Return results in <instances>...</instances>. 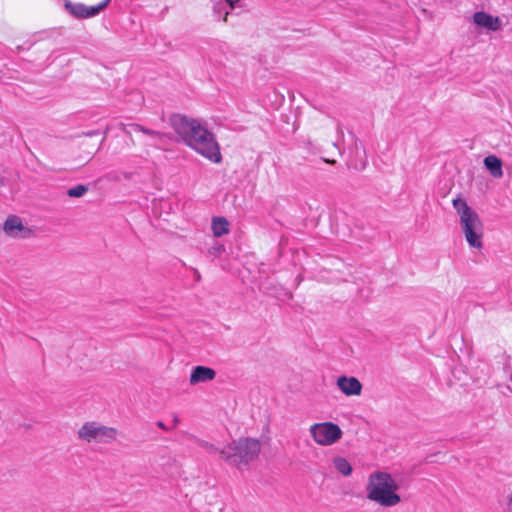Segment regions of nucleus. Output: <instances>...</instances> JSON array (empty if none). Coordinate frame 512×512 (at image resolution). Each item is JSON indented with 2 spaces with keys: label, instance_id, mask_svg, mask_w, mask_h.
Segmentation results:
<instances>
[{
  "label": "nucleus",
  "instance_id": "f257e3e1",
  "mask_svg": "<svg viewBox=\"0 0 512 512\" xmlns=\"http://www.w3.org/2000/svg\"><path fill=\"white\" fill-rule=\"evenodd\" d=\"M171 125L176 134L199 154L215 163L221 161L220 149L213 134L197 120L173 115Z\"/></svg>",
  "mask_w": 512,
  "mask_h": 512
},
{
  "label": "nucleus",
  "instance_id": "f03ea898",
  "mask_svg": "<svg viewBox=\"0 0 512 512\" xmlns=\"http://www.w3.org/2000/svg\"><path fill=\"white\" fill-rule=\"evenodd\" d=\"M398 488L391 474L375 471L368 477L366 497L382 507H394L401 502V497L397 493Z\"/></svg>",
  "mask_w": 512,
  "mask_h": 512
},
{
  "label": "nucleus",
  "instance_id": "7ed1b4c3",
  "mask_svg": "<svg viewBox=\"0 0 512 512\" xmlns=\"http://www.w3.org/2000/svg\"><path fill=\"white\" fill-rule=\"evenodd\" d=\"M260 450L261 445L257 439L240 438L239 440L228 443L220 449L211 446L209 452L219 453L224 461L241 469L256 459Z\"/></svg>",
  "mask_w": 512,
  "mask_h": 512
},
{
  "label": "nucleus",
  "instance_id": "20e7f679",
  "mask_svg": "<svg viewBox=\"0 0 512 512\" xmlns=\"http://www.w3.org/2000/svg\"><path fill=\"white\" fill-rule=\"evenodd\" d=\"M453 207L460 216L461 228L468 244L473 248H482L483 225L478 214L461 198L453 200Z\"/></svg>",
  "mask_w": 512,
  "mask_h": 512
},
{
  "label": "nucleus",
  "instance_id": "39448f33",
  "mask_svg": "<svg viewBox=\"0 0 512 512\" xmlns=\"http://www.w3.org/2000/svg\"><path fill=\"white\" fill-rule=\"evenodd\" d=\"M117 435L116 428L102 425L96 421L84 423L77 431L79 439L95 444H110L116 440Z\"/></svg>",
  "mask_w": 512,
  "mask_h": 512
},
{
  "label": "nucleus",
  "instance_id": "423d86ee",
  "mask_svg": "<svg viewBox=\"0 0 512 512\" xmlns=\"http://www.w3.org/2000/svg\"><path fill=\"white\" fill-rule=\"evenodd\" d=\"M309 434L316 444L332 446L342 438L343 431L338 424L326 421L312 424Z\"/></svg>",
  "mask_w": 512,
  "mask_h": 512
},
{
  "label": "nucleus",
  "instance_id": "0eeeda50",
  "mask_svg": "<svg viewBox=\"0 0 512 512\" xmlns=\"http://www.w3.org/2000/svg\"><path fill=\"white\" fill-rule=\"evenodd\" d=\"M337 387L346 396H357L362 391V384L355 377L340 376L337 379Z\"/></svg>",
  "mask_w": 512,
  "mask_h": 512
},
{
  "label": "nucleus",
  "instance_id": "6e6552de",
  "mask_svg": "<svg viewBox=\"0 0 512 512\" xmlns=\"http://www.w3.org/2000/svg\"><path fill=\"white\" fill-rule=\"evenodd\" d=\"M216 377V371L207 366H195L190 374L189 383L190 385H197L200 383H206L214 380Z\"/></svg>",
  "mask_w": 512,
  "mask_h": 512
},
{
  "label": "nucleus",
  "instance_id": "1a4fd4ad",
  "mask_svg": "<svg viewBox=\"0 0 512 512\" xmlns=\"http://www.w3.org/2000/svg\"><path fill=\"white\" fill-rule=\"evenodd\" d=\"M473 21L477 26L487 28L491 31H498L502 27V22L499 17H494L483 11L474 13Z\"/></svg>",
  "mask_w": 512,
  "mask_h": 512
},
{
  "label": "nucleus",
  "instance_id": "9d476101",
  "mask_svg": "<svg viewBox=\"0 0 512 512\" xmlns=\"http://www.w3.org/2000/svg\"><path fill=\"white\" fill-rule=\"evenodd\" d=\"M3 229L7 235L12 237H20L25 231L21 219L17 216H9L4 223Z\"/></svg>",
  "mask_w": 512,
  "mask_h": 512
},
{
  "label": "nucleus",
  "instance_id": "9b49d317",
  "mask_svg": "<svg viewBox=\"0 0 512 512\" xmlns=\"http://www.w3.org/2000/svg\"><path fill=\"white\" fill-rule=\"evenodd\" d=\"M484 165L493 177H495V178L502 177V175H503L502 162L498 157H496L494 155H489V156L485 157Z\"/></svg>",
  "mask_w": 512,
  "mask_h": 512
},
{
  "label": "nucleus",
  "instance_id": "f8f14e48",
  "mask_svg": "<svg viewBox=\"0 0 512 512\" xmlns=\"http://www.w3.org/2000/svg\"><path fill=\"white\" fill-rule=\"evenodd\" d=\"M211 228L215 237H221L229 232V223L224 217H214Z\"/></svg>",
  "mask_w": 512,
  "mask_h": 512
},
{
  "label": "nucleus",
  "instance_id": "ddd939ff",
  "mask_svg": "<svg viewBox=\"0 0 512 512\" xmlns=\"http://www.w3.org/2000/svg\"><path fill=\"white\" fill-rule=\"evenodd\" d=\"M335 469L343 476H349L352 473V466L349 461L344 457H335L333 459Z\"/></svg>",
  "mask_w": 512,
  "mask_h": 512
},
{
  "label": "nucleus",
  "instance_id": "4468645a",
  "mask_svg": "<svg viewBox=\"0 0 512 512\" xmlns=\"http://www.w3.org/2000/svg\"><path fill=\"white\" fill-rule=\"evenodd\" d=\"M66 8L76 18H86L87 6L81 3H66Z\"/></svg>",
  "mask_w": 512,
  "mask_h": 512
},
{
  "label": "nucleus",
  "instance_id": "2eb2a0df",
  "mask_svg": "<svg viewBox=\"0 0 512 512\" xmlns=\"http://www.w3.org/2000/svg\"><path fill=\"white\" fill-rule=\"evenodd\" d=\"M110 0H103L98 5L87 6L86 18L94 17L98 15L104 8L107 7Z\"/></svg>",
  "mask_w": 512,
  "mask_h": 512
},
{
  "label": "nucleus",
  "instance_id": "dca6fc26",
  "mask_svg": "<svg viewBox=\"0 0 512 512\" xmlns=\"http://www.w3.org/2000/svg\"><path fill=\"white\" fill-rule=\"evenodd\" d=\"M139 129L143 133H145L147 135H150L152 138H155L156 139L155 145L157 147H161L162 146L163 140L165 138V134H162V133L157 132V131L149 130V129H146V128H143V127H140V126H139Z\"/></svg>",
  "mask_w": 512,
  "mask_h": 512
},
{
  "label": "nucleus",
  "instance_id": "f3484780",
  "mask_svg": "<svg viewBox=\"0 0 512 512\" xmlns=\"http://www.w3.org/2000/svg\"><path fill=\"white\" fill-rule=\"evenodd\" d=\"M86 191H87V187L80 184V185L70 188L67 191V194L70 197H81L85 194Z\"/></svg>",
  "mask_w": 512,
  "mask_h": 512
},
{
  "label": "nucleus",
  "instance_id": "a211bd4d",
  "mask_svg": "<svg viewBox=\"0 0 512 512\" xmlns=\"http://www.w3.org/2000/svg\"><path fill=\"white\" fill-rule=\"evenodd\" d=\"M505 512H512V489L505 496Z\"/></svg>",
  "mask_w": 512,
  "mask_h": 512
},
{
  "label": "nucleus",
  "instance_id": "6ab92c4d",
  "mask_svg": "<svg viewBox=\"0 0 512 512\" xmlns=\"http://www.w3.org/2000/svg\"><path fill=\"white\" fill-rule=\"evenodd\" d=\"M348 166L351 167V168H354L356 170H363L366 166V159H361L359 161V163H354L352 161H349L348 162Z\"/></svg>",
  "mask_w": 512,
  "mask_h": 512
},
{
  "label": "nucleus",
  "instance_id": "aec40b11",
  "mask_svg": "<svg viewBox=\"0 0 512 512\" xmlns=\"http://www.w3.org/2000/svg\"><path fill=\"white\" fill-rule=\"evenodd\" d=\"M214 13L215 14H218V18H222L224 21L227 20V16L229 14L228 11H225L223 14H222V11L219 9H217V7H214Z\"/></svg>",
  "mask_w": 512,
  "mask_h": 512
},
{
  "label": "nucleus",
  "instance_id": "412c9836",
  "mask_svg": "<svg viewBox=\"0 0 512 512\" xmlns=\"http://www.w3.org/2000/svg\"><path fill=\"white\" fill-rule=\"evenodd\" d=\"M225 3L231 8L234 9L235 6L239 3L240 0H224Z\"/></svg>",
  "mask_w": 512,
  "mask_h": 512
},
{
  "label": "nucleus",
  "instance_id": "4be33fe9",
  "mask_svg": "<svg viewBox=\"0 0 512 512\" xmlns=\"http://www.w3.org/2000/svg\"><path fill=\"white\" fill-rule=\"evenodd\" d=\"M94 134H95L94 132H89V133H87L86 135H88V136H92V135H94Z\"/></svg>",
  "mask_w": 512,
  "mask_h": 512
},
{
  "label": "nucleus",
  "instance_id": "5701e85b",
  "mask_svg": "<svg viewBox=\"0 0 512 512\" xmlns=\"http://www.w3.org/2000/svg\"><path fill=\"white\" fill-rule=\"evenodd\" d=\"M158 425H159V427H163L162 422H159Z\"/></svg>",
  "mask_w": 512,
  "mask_h": 512
}]
</instances>
